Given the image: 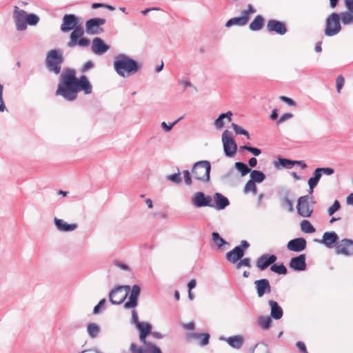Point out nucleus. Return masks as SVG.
Returning a JSON list of instances; mask_svg holds the SVG:
<instances>
[{"label": "nucleus", "mask_w": 353, "mask_h": 353, "mask_svg": "<svg viewBox=\"0 0 353 353\" xmlns=\"http://www.w3.org/2000/svg\"><path fill=\"white\" fill-rule=\"evenodd\" d=\"M79 92L90 94L92 92V85L86 76L77 77L74 69H65L60 75V81L55 92L57 96H61L67 101H74Z\"/></svg>", "instance_id": "1"}, {"label": "nucleus", "mask_w": 353, "mask_h": 353, "mask_svg": "<svg viewBox=\"0 0 353 353\" xmlns=\"http://www.w3.org/2000/svg\"><path fill=\"white\" fill-rule=\"evenodd\" d=\"M73 30L72 32L70 41L68 43L69 48H73L78 45L80 47H87L90 44V41L87 38L83 37L84 30L79 23L78 18L72 14H65L63 18V23L61 26V30L63 32H68Z\"/></svg>", "instance_id": "2"}, {"label": "nucleus", "mask_w": 353, "mask_h": 353, "mask_svg": "<svg viewBox=\"0 0 353 353\" xmlns=\"http://www.w3.org/2000/svg\"><path fill=\"white\" fill-rule=\"evenodd\" d=\"M141 65L134 60L124 54H119L114 61V68L117 74L124 78L135 74Z\"/></svg>", "instance_id": "3"}, {"label": "nucleus", "mask_w": 353, "mask_h": 353, "mask_svg": "<svg viewBox=\"0 0 353 353\" xmlns=\"http://www.w3.org/2000/svg\"><path fill=\"white\" fill-rule=\"evenodd\" d=\"M63 61L62 54L57 50H50L46 58V65L50 72L58 74L61 72V64Z\"/></svg>", "instance_id": "4"}, {"label": "nucleus", "mask_w": 353, "mask_h": 353, "mask_svg": "<svg viewBox=\"0 0 353 353\" xmlns=\"http://www.w3.org/2000/svg\"><path fill=\"white\" fill-rule=\"evenodd\" d=\"M210 164L208 161H199L193 166L192 175L196 180L207 182L210 179Z\"/></svg>", "instance_id": "5"}, {"label": "nucleus", "mask_w": 353, "mask_h": 353, "mask_svg": "<svg viewBox=\"0 0 353 353\" xmlns=\"http://www.w3.org/2000/svg\"><path fill=\"white\" fill-rule=\"evenodd\" d=\"M325 34L332 37L337 34L341 30L340 14L336 12L330 14L325 21Z\"/></svg>", "instance_id": "6"}, {"label": "nucleus", "mask_w": 353, "mask_h": 353, "mask_svg": "<svg viewBox=\"0 0 353 353\" xmlns=\"http://www.w3.org/2000/svg\"><path fill=\"white\" fill-rule=\"evenodd\" d=\"M130 290V285H120L112 290L108 295L109 300L113 305L122 303L128 296Z\"/></svg>", "instance_id": "7"}, {"label": "nucleus", "mask_w": 353, "mask_h": 353, "mask_svg": "<svg viewBox=\"0 0 353 353\" xmlns=\"http://www.w3.org/2000/svg\"><path fill=\"white\" fill-rule=\"evenodd\" d=\"M256 12V9L252 5L249 4L246 10L241 12V16L233 17L228 20L225 23V26L229 28L232 26H243L246 25L250 18V15Z\"/></svg>", "instance_id": "8"}, {"label": "nucleus", "mask_w": 353, "mask_h": 353, "mask_svg": "<svg viewBox=\"0 0 353 353\" xmlns=\"http://www.w3.org/2000/svg\"><path fill=\"white\" fill-rule=\"evenodd\" d=\"M298 214L303 218H309L312 216L314 208L310 203L308 196H302L299 198L296 205Z\"/></svg>", "instance_id": "9"}, {"label": "nucleus", "mask_w": 353, "mask_h": 353, "mask_svg": "<svg viewBox=\"0 0 353 353\" xmlns=\"http://www.w3.org/2000/svg\"><path fill=\"white\" fill-rule=\"evenodd\" d=\"M222 142L225 154L228 157H233L236 152L237 145L235 143L231 132L227 130L222 134Z\"/></svg>", "instance_id": "10"}, {"label": "nucleus", "mask_w": 353, "mask_h": 353, "mask_svg": "<svg viewBox=\"0 0 353 353\" xmlns=\"http://www.w3.org/2000/svg\"><path fill=\"white\" fill-rule=\"evenodd\" d=\"M213 200L210 196H205L201 192H196L192 198V203L197 208L214 207Z\"/></svg>", "instance_id": "11"}, {"label": "nucleus", "mask_w": 353, "mask_h": 353, "mask_svg": "<svg viewBox=\"0 0 353 353\" xmlns=\"http://www.w3.org/2000/svg\"><path fill=\"white\" fill-rule=\"evenodd\" d=\"M277 260V256L274 254H263L261 255L256 261V267L261 271L265 270L270 265H273Z\"/></svg>", "instance_id": "12"}, {"label": "nucleus", "mask_w": 353, "mask_h": 353, "mask_svg": "<svg viewBox=\"0 0 353 353\" xmlns=\"http://www.w3.org/2000/svg\"><path fill=\"white\" fill-rule=\"evenodd\" d=\"M13 17L14 19L15 25L18 30H24L27 28L26 19L27 13L23 10H19L17 6H15Z\"/></svg>", "instance_id": "13"}, {"label": "nucleus", "mask_w": 353, "mask_h": 353, "mask_svg": "<svg viewBox=\"0 0 353 353\" xmlns=\"http://www.w3.org/2000/svg\"><path fill=\"white\" fill-rule=\"evenodd\" d=\"M105 23V19L101 18H94L86 21L85 28L86 32L88 34H96L102 31L100 28L101 25Z\"/></svg>", "instance_id": "14"}, {"label": "nucleus", "mask_w": 353, "mask_h": 353, "mask_svg": "<svg viewBox=\"0 0 353 353\" xmlns=\"http://www.w3.org/2000/svg\"><path fill=\"white\" fill-rule=\"evenodd\" d=\"M250 244H241L235 247L232 250L227 253V259L232 262L236 263L241 259L244 255V250L247 249Z\"/></svg>", "instance_id": "15"}, {"label": "nucleus", "mask_w": 353, "mask_h": 353, "mask_svg": "<svg viewBox=\"0 0 353 353\" xmlns=\"http://www.w3.org/2000/svg\"><path fill=\"white\" fill-rule=\"evenodd\" d=\"M130 292L129 300L125 302L123 305L125 309H134L137 306L138 298L141 293V288L138 285H134L132 288H130Z\"/></svg>", "instance_id": "16"}, {"label": "nucleus", "mask_w": 353, "mask_h": 353, "mask_svg": "<svg viewBox=\"0 0 353 353\" xmlns=\"http://www.w3.org/2000/svg\"><path fill=\"white\" fill-rule=\"evenodd\" d=\"M305 255L300 254L298 256L293 257L290 261V267L296 271H303L306 269Z\"/></svg>", "instance_id": "17"}, {"label": "nucleus", "mask_w": 353, "mask_h": 353, "mask_svg": "<svg viewBox=\"0 0 353 353\" xmlns=\"http://www.w3.org/2000/svg\"><path fill=\"white\" fill-rule=\"evenodd\" d=\"M267 30L269 32H275L281 35L285 34L287 32L284 23L274 19L268 21L267 23Z\"/></svg>", "instance_id": "18"}, {"label": "nucleus", "mask_w": 353, "mask_h": 353, "mask_svg": "<svg viewBox=\"0 0 353 353\" xmlns=\"http://www.w3.org/2000/svg\"><path fill=\"white\" fill-rule=\"evenodd\" d=\"M254 285L259 297L263 296L265 293L271 292V286L270 282L266 279L255 281Z\"/></svg>", "instance_id": "19"}, {"label": "nucleus", "mask_w": 353, "mask_h": 353, "mask_svg": "<svg viewBox=\"0 0 353 353\" xmlns=\"http://www.w3.org/2000/svg\"><path fill=\"white\" fill-rule=\"evenodd\" d=\"M328 248H335L336 253L350 256L353 254V244H325Z\"/></svg>", "instance_id": "20"}, {"label": "nucleus", "mask_w": 353, "mask_h": 353, "mask_svg": "<svg viewBox=\"0 0 353 353\" xmlns=\"http://www.w3.org/2000/svg\"><path fill=\"white\" fill-rule=\"evenodd\" d=\"M137 328L139 331V339L142 343L147 342V336L152 333V325L148 322H142L139 323Z\"/></svg>", "instance_id": "21"}, {"label": "nucleus", "mask_w": 353, "mask_h": 353, "mask_svg": "<svg viewBox=\"0 0 353 353\" xmlns=\"http://www.w3.org/2000/svg\"><path fill=\"white\" fill-rule=\"evenodd\" d=\"M110 47L99 37L92 41V50L96 54H103L109 50Z\"/></svg>", "instance_id": "22"}, {"label": "nucleus", "mask_w": 353, "mask_h": 353, "mask_svg": "<svg viewBox=\"0 0 353 353\" xmlns=\"http://www.w3.org/2000/svg\"><path fill=\"white\" fill-rule=\"evenodd\" d=\"M268 304L270 307V316L274 319L279 320L282 318L283 311L279 303L273 300H270Z\"/></svg>", "instance_id": "23"}, {"label": "nucleus", "mask_w": 353, "mask_h": 353, "mask_svg": "<svg viewBox=\"0 0 353 353\" xmlns=\"http://www.w3.org/2000/svg\"><path fill=\"white\" fill-rule=\"evenodd\" d=\"M54 224L57 228L61 232L73 231L77 228V225L76 223L69 224L63 219L57 218H54Z\"/></svg>", "instance_id": "24"}, {"label": "nucleus", "mask_w": 353, "mask_h": 353, "mask_svg": "<svg viewBox=\"0 0 353 353\" xmlns=\"http://www.w3.org/2000/svg\"><path fill=\"white\" fill-rule=\"evenodd\" d=\"M214 207L218 210H223L229 205L228 199L220 193H215L214 196Z\"/></svg>", "instance_id": "25"}, {"label": "nucleus", "mask_w": 353, "mask_h": 353, "mask_svg": "<svg viewBox=\"0 0 353 353\" xmlns=\"http://www.w3.org/2000/svg\"><path fill=\"white\" fill-rule=\"evenodd\" d=\"M339 237L334 232H326L323 236V240L319 241L314 239V241L316 243H337Z\"/></svg>", "instance_id": "26"}, {"label": "nucleus", "mask_w": 353, "mask_h": 353, "mask_svg": "<svg viewBox=\"0 0 353 353\" xmlns=\"http://www.w3.org/2000/svg\"><path fill=\"white\" fill-rule=\"evenodd\" d=\"M264 26V18L261 15H257L250 23L249 28L252 31H258L263 28Z\"/></svg>", "instance_id": "27"}, {"label": "nucleus", "mask_w": 353, "mask_h": 353, "mask_svg": "<svg viewBox=\"0 0 353 353\" xmlns=\"http://www.w3.org/2000/svg\"><path fill=\"white\" fill-rule=\"evenodd\" d=\"M143 344V351H139V353H162L161 350L154 343L147 341Z\"/></svg>", "instance_id": "28"}, {"label": "nucleus", "mask_w": 353, "mask_h": 353, "mask_svg": "<svg viewBox=\"0 0 353 353\" xmlns=\"http://www.w3.org/2000/svg\"><path fill=\"white\" fill-rule=\"evenodd\" d=\"M226 341L231 347L236 349L241 348L243 344V339L240 335L228 337Z\"/></svg>", "instance_id": "29"}, {"label": "nucleus", "mask_w": 353, "mask_h": 353, "mask_svg": "<svg viewBox=\"0 0 353 353\" xmlns=\"http://www.w3.org/2000/svg\"><path fill=\"white\" fill-rule=\"evenodd\" d=\"M101 332L100 326L96 323H90L87 325V332L91 339H95Z\"/></svg>", "instance_id": "30"}, {"label": "nucleus", "mask_w": 353, "mask_h": 353, "mask_svg": "<svg viewBox=\"0 0 353 353\" xmlns=\"http://www.w3.org/2000/svg\"><path fill=\"white\" fill-rule=\"evenodd\" d=\"M189 338H192L194 339H201L200 345L201 346H204L208 344L209 343V339H210V334L207 333L204 334H200V333H190L188 334Z\"/></svg>", "instance_id": "31"}, {"label": "nucleus", "mask_w": 353, "mask_h": 353, "mask_svg": "<svg viewBox=\"0 0 353 353\" xmlns=\"http://www.w3.org/2000/svg\"><path fill=\"white\" fill-rule=\"evenodd\" d=\"M271 316H259L258 319V323L261 327L262 330H268L272 324Z\"/></svg>", "instance_id": "32"}, {"label": "nucleus", "mask_w": 353, "mask_h": 353, "mask_svg": "<svg viewBox=\"0 0 353 353\" xmlns=\"http://www.w3.org/2000/svg\"><path fill=\"white\" fill-rule=\"evenodd\" d=\"M232 113L231 111H228L226 113L221 114L218 119L214 121V125L217 128H221L223 126V119L227 118L228 121H231Z\"/></svg>", "instance_id": "33"}, {"label": "nucleus", "mask_w": 353, "mask_h": 353, "mask_svg": "<svg viewBox=\"0 0 353 353\" xmlns=\"http://www.w3.org/2000/svg\"><path fill=\"white\" fill-rule=\"evenodd\" d=\"M265 178V174L259 170H252L250 172V180L254 183H261Z\"/></svg>", "instance_id": "34"}, {"label": "nucleus", "mask_w": 353, "mask_h": 353, "mask_svg": "<svg viewBox=\"0 0 353 353\" xmlns=\"http://www.w3.org/2000/svg\"><path fill=\"white\" fill-rule=\"evenodd\" d=\"M300 227L301 230L305 233H313L315 232V228L307 219H304L300 223Z\"/></svg>", "instance_id": "35"}, {"label": "nucleus", "mask_w": 353, "mask_h": 353, "mask_svg": "<svg viewBox=\"0 0 353 353\" xmlns=\"http://www.w3.org/2000/svg\"><path fill=\"white\" fill-rule=\"evenodd\" d=\"M302 161H292L286 159H279L278 162H274L275 166L281 165L283 167H290L295 164H301Z\"/></svg>", "instance_id": "36"}, {"label": "nucleus", "mask_w": 353, "mask_h": 353, "mask_svg": "<svg viewBox=\"0 0 353 353\" xmlns=\"http://www.w3.org/2000/svg\"><path fill=\"white\" fill-rule=\"evenodd\" d=\"M341 19V21L343 24H350L353 23V14L350 11L342 12L340 14V19Z\"/></svg>", "instance_id": "37"}, {"label": "nucleus", "mask_w": 353, "mask_h": 353, "mask_svg": "<svg viewBox=\"0 0 353 353\" xmlns=\"http://www.w3.org/2000/svg\"><path fill=\"white\" fill-rule=\"evenodd\" d=\"M270 270L279 274H286L288 272L286 267L283 264H274L270 266Z\"/></svg>", "instance_id": "38"}, {"label": "nucleus", "mask_w": 353, "mask_h": 353, "mask_svg": "<svg viewBox=\"0 0 353 353\" xmlns=\"http://www.w3.org/2000/svg\"><path fill=\"white\" fill-rule=\"evenodd\" d=\"M244 192H252L254 194H256L257 188L255 183L253 181L249 180L244 187Z\"/></svg>", "instance_id": "39"}, {"label": "nucleus", "mask_w": 353, "mask_h": 353, "mask_svg": "<svg viewBox=\"0 0 353 353\" xmlns=\"http://www.w3.org/2000/svg\"><path fill=\"white\" fill-rule=\"evenodd\" d=\"M235 168L241 173L242 176H245L250 172V169L243 163H235Z\"/></svg>", "instance_id": "40"}, {"label": "nucleus", "mask_w": 353, "mask_h": 353, "mask_svg": "<svg viewBox=\"0 0 353 353\" xmlns=\"http://www.w3.org/2000/svg\"><path fill=\"white\" fill-rule=\"evenodd\" d=\"M287 248L290 251L301 252L305 249L306 244H287Z\"/></svg>", "instance_id": "41"}, {"label": "nucleus", "mask_w": 353, "mask_h": 353, "mask_svg": "<svg viewBox=\"0 0 353 353\" xmlns=\"http://www.w3.org/2000/svg\"><path fill=\"white\" fill-rule=\"evenodd\" d=\"M232 127L233 130H234V132H236V134L245 135L248 139H250V135H249L248 132L246 131L245 130L243 129L241 127L239 126L237 124L232 123Z\"/></svg>", "instance_id": "42"}, {"label": "nucleus", "mask_w": 353, "mask_h": 353, "mask_svg": "<svg viewBox=\"0 0 353 353\" xmlns=\"http://www.w3.org/2000/svg\"><path fill=\"white\" fill-rule=\"evenodd\" d=\"M39 21V18L34 14H27L26 19V24H29L30 26L36 25Z\"/></svg>", "instance_id": "43"}, {"label": "nucleus", "mask_w": 353, "mask_h": 353, "mask_svg": "<svg viewBox=\"0 0 353 353\" xmlns=\"http://www.w3.org/2000/svg\"><path fill=\"white\" fill-rule=\"evenodd\" d=\"M341 208V204L338 200H336L333 205H331L328 210L327 213L330 216L333 215L336 211H338Z\"/></svg>", "instance_id": "44"}, {"label": "nucleus", "mask_w": 353, "mask_h": 353, "mask_svg": "<svg viewBox=\"0 0 353 353\" xmlns=\"http://www.w3.org/2000/svg\"><path fill=\"white\" fill-rule=\"evenodd\" d=\"M282 203L284 206L287 207L289 212L293 211L294 208H293L292 202L288 196H285L282 199Z\"/></svg>", "instance_id": "45"}, {"label": "nucleus", "mask_w": 353, "mask_h": 353, "mask_svg": "<svg viewBox=\"0 0 353 353\" xmlns=\"http://www.w3.org/2000/svg\"><path fill=\"white\" fill-rule=\"evenodd\" d=\"M167 179L172 181L174 183H176V184L179 183L181 181V179L180 176V172H178L177 173H175V174H173L171 175H168L167 176Z\"/></svg>", "instance_id": "46"}, {"label": "nucleus", "mask_w": 353, "mask_h": 353, "mask_svg": "<svg viewBox=\"0 0 353 353\" xmlns=\"http://www.w3.org/2000/svg\"><path fill=\"white\" fill-rule=\"evenodd\" d=\"M241 150H248L254 156H259L261 154V150L256 148H252L247 145H243L241 147Z\"/></svg>", "instance_id": "47"}, {"label": "nucleus", "mask_w": 353, "mask_h": 353, "mask_svg": "<svg viewBox=\"0 0 353 353\" xmlns=\"http://www.w3.org/2000/svg\"><path fill=\"white\" fill-rule=\"evenodd\" d=\"M345 83V79L342 75L338 76L336 80V90L339 93L341 92V90L342 89Z\"/></svg>", "instance_id": "48"}, {"label": "nucleus", "mask_w": 353, "mask_h": 353, "mask_svg": "<svg viewBox=\"0 0 353 353\" xmlns=\"http://www.w3.org/2000/svg\"><path fill=\"white\" fill-rule=\"evenodd\" d=\"M319 170L320 172L322 174V175H332L334 172V169L331 168H319Z\"/></svg>", "instance_id": "49"}, {"label": "nucleus", "mask_w": 353, "mask_h": 353, "mask_svg": "<svg viewBox=\"0 0 353 353\" xmlns=\"http://www.w3.org/2000/svg\"><path fill=\"white\" fill-rule=\"evenodd\" d=\"M293 117V114L292 113H285L283 114L277 121V124L282 123L285 121L290 119Z\"/></svg>", "instance_id": "50"}, {"label": "nucleus", "mask_w": 353, "mask_h": 353, "mask_svg": "<svg viewBox=\"0 0 353 353\" xmlns=\"http://www.w3.org/2000/svg\"><path fill=\"white\" fill-rule=\"evenodd\" d=\"M241 266H246L248 268H250V259L249 258H245L242 260H241L239 263L237 264V267L240 268Z\"/></svg>", "instance_id": "51"}, {"label": "nucleus", "mask_w": 353, "mask_h": 353, "mask_svg": "<svg viewBox=\"0 0 353 353\" xmlns=\"http://www.w3.org/2000/svg\"><path fill=\"white\" fill-rule=\"evenodd\" d=\"M132 321L135 324L136 327L138 326L139 323H142V322L139 321L138 314L135 310L132 311Z\"/></svg>", "instance_id": "52"}, {"label": "nucleus", "mask_w": 353, "mask_h": 353, "mask_svg": "<svg viewBox=\"0 0 353 353\" xmlns=\"http://www.w3.org/2000/svg\"><path fill=\"white\" fill-rule=\"evenodd\" d=\"M183 174L185 183L190 185L192 183V179L190 172L188 170H184Z\"/></svg>", "instance_id": "53"}, {"label": "nucleus", "mask_w": 353, "mask_h": 353, "mask_svg": "<svg viewBox=\"0 0 353 353\" xmlns=\"http://www.w3.org/2000/svg\"><path fill=\"white\" fill-rule=\"evenodd\" d=\"M212 236L214 243H227L217 232H213Z\"/></svg>", "instance_id": "54"}, {"label": "nucleus", "mask_w": 353, "mask_h": 353, "mask_svg": "<svg viewBox=\"0 0 353 353\" xmlns=\"http://www.w3.org/2000/svg\"><path fill=\"white\" fill-rule=\"evenodd\" d=\"M106 302L105 299H101L99 303L94 307L93 314H97L99 312L100 308L105 304Z\"/></svg>", "instance_id": "55"}, {"label": "nucleus", "mask_w": 353, "mask_h": 353, "mask_svg": "<svg viewBox=\"0 0 353 353\" xmlns=\"http://www.w3.org/2000/svg\"><path fill=\"white\" fill-rule=\"evenodd\" d=\"M319 183L318 181H316L314 178L313 177H311L309 180H308V185L310 186V193H312L313 192V189L314 188V187L317 185V183Z\"/></svg>", "instance_id": "56"}, {"label": "nucleus", "mask_w": 353, "mask_h": 353, "mask_svg": "<svg viewBox=\"0 0 353 353\" xmlns=\"http://www.w3.org/2000/svg\"><path fill=\"white\" fill-rule=\"evenodd\" d=\"M279 99L282 101L286 103L289 105H295V102L290 98L285 97V96H281L279 97Z\"/></svg>", "instance_id": "57"}, {"label": "nucleus", "mask_w": 353, "mask_h": 353, "mask_svg": "<svg viewBox=\"0 0 353 353\" xmlns=\"http://www.w3.org/2000/svg\"><path fill=\"white\" fill-rule=\"evenodd\" d=\"M177 121L178 120L175 121L174 122L170 125H167L166 123L163 121L161 123V127L165 130V131L169 132L173 128V126L177 123Z\"/></svg>", "instance_id": "58"}, {"label": "nucleus", "mask_w": 353, "mask_h": 353, "mask_svg": "<svg viewBox=\"0 0 353 353\" xmlns=\"http://www.w3.org/2000/svg\"><path fill=\"white\" fill-rule=\"evenodd\" d=\"M344 4L347 10L353 14V0H344Z\"/></svg>", "instance_id": "59"}, {"label": "nucleus", "mask_w": 353, "mask_h": 353, "mask_svg": "<svg viewBox=\"0 0 353 353\" xmlns=\"http://www.w3.org/2000/svg\"><path fill=\"white\" fill-rule=\"evenodd\" d=\"M296 345L301 352L307 353V351L306 346L304 344V343H303L301 341H299L296 343Z\"/></svg>", "instance_id": "60"}, {"label": "nucleus", "mask_w": 353, "mask_h": 353, "mask_svg": "<svg viewBox=\"0 0 353 353\" xmlns=\"http://www.w3.org/2000/svg\"><path fill=\"white\" fill-rule=\"evenodd\" d=\"M93 65H94V64L92 61H89L86 62L84 64V65L83 66V68L81 69V72H85L88 71V70L92 68L93 67Z\"/></svg>", "instance_id": "61"}, {"label": "nucleus", "mask_w": 353, "mask_h": 353, "mask_svg": "<svg viewBox=\"0 0 353 353\" xmlns=\"http://www.w3.org/2000/svg\"><path fill=\"white\" fill-rule=\"evenodd\" d=\"M130 350L132 353H139V351H143V347H137L134 343H132Z\"/></svg>", "instance_id": "62"}, {"label": "nucleus", "mask_w": 353, "mask_h": 353, "mask_svg": "<svg viewBox=\"0 0 353 353\" xmlns=\"http://www.w3.org/2000/svg\"><path fill=\"white\" fill-rule=\"evenodd\" d=\"M114 264L120 268L121 269L123 270H128V267L127 265L124 264V263H122L121 262H120L119 261H115L114 262Z\"/></svg>", "instance_id": "63"}, {"label": "nucleus", "mask_w": 353, "mask_h": 353, "mask_svg": "<svg viewBox=\"0 0 353 353\" xmlns=\"http://www.w3.org/2000/svg\"><path fill=\"white\" fill-rule=\"evenodd\" d=\"M321 176L322 174L320 172L319 168H316L314 171V176H313V178H314L316 181H319Z\"/></svg>", "instance_id": "64"}]
</instances>
